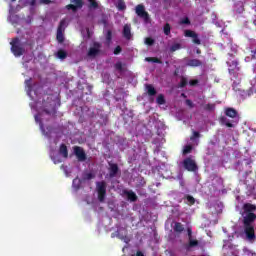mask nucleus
<instances>
[{"label":"nucleus","instance_id":"nucleus-21","mask_svg":"<svg viewBox=\"0 0 256 256\" xmlns=\"http://www.w3.org/2000/svg\"><path fill=\"white\" fill-rule=\"evenodd\" d=\"M199 245V241L198 240H193V238L189 239L188 244H186L185 248L187 250L189 249H193V247H197Z\"/></svg>","mask_w":256,"mask_h":256},{"label":"nucleus","instance_id":"nucleus-28","mask_svg":"<svg viewBox=\"0 0 256 256\" xmlns=\"http://www.w3.org/2000/svg\"><path fill=\"white\" fill-rule=\"evenodd\" d=\"M32 82H33L32 78H29V79L25 80V85H26V87H27L29 92L33 91V84H32Z\"/></svg>","mask_w":256,"mask_h":256},{"label":"nucleus","instance_id":"nucleus-6","mask_svg":"<svg viewBox=\"0 0 256 256\" xmlns=\"http://www.w3.org/2000/svg\"><path fill=\"white\" fill-rule=\"evenodd\" d=\"M66 25H67V20L65 19H62L58 25L57 34H56V39L58 43L65 42V36L63 35V31H65Z\"/></svg>","mask_w":256,"mask_h":256},{"label":"nucleus","instance_id":"nucleus-51","mask_svg":"<svg viewBox=\"0 0 256 256\" xmlns=\"http://www.w3.org/2000/svg\"><path fill=\"white\" fill-rule=\"evenodd\" d=\"M232 65H234V67H237V65H239V62H237V61H232Z\"/></svg>","mask_w":256,"mask_h":256},{"label":"nucleus","instance_id":"nucleus-17","mask_svg":"<svg viewBox=\"0 0 256 256\" xmlns=\"http://www.w3.org/2000/svg\"><path fill=\"white\" fill-rule=\"evenodd\" d=\"M59 153L62 155V157H64V159H67V157H69V150L67 149V145L61 144Z\"/></svg>","mask_w":256,"mask_h":256},{"label":"nucleus","instance_id":"nucleus-50","mask_svg":"<svg viewBox=\"0 0 256 256\" xmlns=\"http://www.w3.org/2000/svg\"><path fill=\"white\" fill-rule=\"evenodd\" d=\"M136 256H145V254H143V252H141V251H137Z\"/></svg>","mask_w":256,"mask_h":256},{"label":"nucleus","instance_id":"nucleus-19","mask_svg":"<svg viewBox=\"0 0 256 256\" xmlns=\"http://www.w3.org/2000/svg\"><path fill=\"white\" fill-rule=\"evenodd\" d=\"M225 115L227 117H230L231 119H235V117H237V110H235L234 108H227L225 111Z\"/></svg>","mask_w":256,"mask_h":256},{"label":"nucleus","instance_id":"nucleus-16","mask_svg":"<svg viewBox=\"0 0 256 256\" xmlns=\"http://www.w3.org/2000/svg\"><path fill=\"white\" fill-rule=\"evenodd\" d=\"M250 55H251V60L256 61V48H253L254 45H256V40L255 39H250Z\"/></svg>","mask_w":256,"mask_h":256},{"label":"nucleus","instance_id":"nucleus-34","mask_svg":"<svg viewBox=\"0 0 256 256\" xmlns=\"http://www.w3.org/2000/svg\"><path fill=\"white\" fill-rule=\"evenodd\" d=\"M191 151H193V146L186 145L184 146V149H183V155H188V153H191Z\"/></svg>","mask_w":256,"mask_h":256},{"label":"nucleus","instance_id":"nucleus-41","mask_svg":"<svg viewBox=\"0 0 256 256\" xmlns=\"http://www.w3.org/2000/svg\"><path fill=\"white\" fill-rule=\"evenodd\" d=\"M146 61H152V63H161V60L157 57H148Z\"/></svg>","mask_w":256,"mask_h":256},{"label":"nucleus","instance_id":"nucleus-3","mask_svg":"<svg viewBox=\"0 0 256 256\" xmlns=\"http://www.w3.org/2000/svg\"><path fill=\"white\" fill-rule=\"evenodd\" d=\"M10 45H11V52L15 57H21V55L25 54V48L21 46V40L18 37L12 39V41L10 42Z\"/></svg>","mask_w":256,"mask_h":256},{"label":"nucleus","instance_id":"nucleus-1","mask_svg":"<svg viewBox=\"0 0 256 256\" xmlns=\"http://www.w3.org/2000/svg\"><path fill=\"white\" fill-rule=\"evenodd\" d=\"M242 210V223L246 239L248 241H255V226L253 224L256 220V205L251 203H245L242 206Z\"/></svg>","mask_w":256,"mask_h":256},{"label":"nucleus","instance_id":"nucleus-39","mask_svg":"<svg viewBox=\"0 0 256 256\" xmlns=\"http://www.w3.org/2000/svg\"><path fill=\"white\" fill-rule=\"evenodd\" d=\"M181 25H191V20H189V17H185L180 21Z\"/></svg>","mask_w":256,"mask_h":256},{"label":"nucleus","instance_id":"nucleus-12","mask_svg":"<svg viewBox=\"0 0 256 256\" xmlns=\"http://www.w3.org/2000/svg\"><path fill=\"white\" fill-rule=\"evenodd\" d=\"M119 173V165L115 163H109V177L110 179H113L114 177H117V174Z\"/></svg>","mask_w":256,"mask_h":256},{"label":"nucleus","instance_id":"nucleus-2","mask_svg":"<svg viewBox=\"0 0 256 256\" xmlns=\"http://www.w3.org/2000/svg\"><path fill=\"white\" fill-rule=\"evenodd\" d=\"M42 111L46 113V115H57V109L55 108V104L51 97L47 96L46 99H43Z\"/></svg>","mask_w":256,"mask_h":256},{"label":"nucleus","instance_id":"nucleus-52","mask_svg":"<svg viewBox=\"0 0 256 256\" xmlns=\"http://www.w3.org/2000/svg\"><path fill=\"white\" fill-rule=\"evenodd\" d=\"M196 53H197V55H201V49L198 48V49L196 50Z\"/></svg>","mask_w":256,"mask_h":256},{"label":"nucleus","instance_id":"nucleus-32","mask_svg":"<svg viewBox=\"0 0 256 256\" xmlns=\"http://www.w3.org/2000/svg\"><path fill=\"white\" fill-rule=\"evenodd\" d=\"M201 137V133L198 131H193L192 135L190 136V141H195L196 139H199Z\"/></svg>","mask_w":256,"mask_h":256},{"label":"nucleus","instance_id":"nucleus-18","mask_svg":"<svg viewBox=\"0 0 256 256\" xmlns=\"http://www.w3.org/2000/svg\"><path fill=\"white\" fill-rule=\"evenodd\" d=\"M146 90H147L149 97H155V95H157V90L151 84L146 85Z\"/></svg>","mask_w":256,"mask_h":256},{"label":"nucleus","instance_id":"nucleus-22","mask_svg":"<svg viewBox=\"0 0 256 256\" xmlns=\"http://www.w3.org/2000/svg\"><path fill=\"white\" fill-rule=\"evenodd\" d=\"M173 229L175 233H183V231H185V227H183V224H181V222H176Z\"/></svg>","mask_w":256,"mask_h":256},{"label":"nucleus","instance_id":"nucleus-40","mask_svg":"<svg viewBox=\"0 0 256 256\" xmlns=\"http://www.w3.org/2000/svg\"><path fill=\"white\" fill-rule=\"evenodd\" d=\"M186 199H187L189 205H195V198L193 196L187 195Z\"/></svg>","mask_w":256,"mask_h":256},{"label":"nucleus","instance_id":"nucleus-38","mask_svg":"<svg viewBox=\"0 0 256 256\" xmlns=\"http://www.w3.org/2000/svg\"><path fill=\"white\" fill-rule=\"evenodd\" d=\"M90 3V8L92 9H97L99 7V3H97V1L95 0H88Z\"/></svg>","mask_w":256,"mask_h":256},{"label":"nucleus","instance_id":"nucleus-33","mask_svg":"<svg viewBox=\"0 0 256 256\" xmlns=\"http://www.w3.org/2000/svg\"><path fill=\"white\" fill-rule=\"evenodd\" d=\"M114 68L116 71H120V73L123 72V63L121 61L116 62Z\"/></svg>","mask_w":256,"mask_h":256},{"label":"nucleus","instance_id":"nucleus-31","mask_svg":"<svg viewBox=\"0 0 256 256\" xmlns=\"http://www.w3.org/2000/svg\"><path fill=\"white\" fill-rule=\"evenodd\" d=\"M179 49H181V45L179 43H174L171 47H170V52L171 53H175V51H179Z\"/></svg>","mask_w":256,"mask_h":256},{"label":"nucleus","instance_id":"nucleus-24","mask_svg":"<svg viewBox=\"0 0 256 256\" xmlns=\"http://www.w3.org/2000/svg\"><path fill=\"white\" fill-rule=\"evenodd\" d=\"M219 122L221 123V125H226V127H230V128L233 127V124L229 122V120L225 116H221L219 118Z\"/></svg>","mask_w":256,"mask_h":256},{"label":"nucleus","instance_id":"nucleus-15","mask_svg":"<svg viewBox=\"0 0 256 256\" xmlns=\"http://www.w3.org/2000/svg\"><path fill=\"white\" fill-rule=\"evenodd\" d=\"M124 195H126L128 201H131V203H135L138 199L137 194L133 190H124Z\"/></svg>","mask_w":256,"mask_h":256},{"label":"nucleus","instance_id":"nucleus-25","mask_svg":"<svg viewBox=\"0 0 256 256\" xmlns=\"http://www.w3.org/2000/svg\"><path fill=\"white\" fill-rule=\"evenodd\" d=\"M35 121H36V123H39L40 129L42 131H45V126L43 124V121L41 120V115L40 114L35 115Z\"/></svg>","mask_w":256,"mask_h":256},{"label":"nucleus","instance_id":"nucleus-43","mask_svg":"<svg viewBox=\"0 0 256 256\" xmlns=\"http://www.w3.org/2000/svg\"><path fill=\"white\" fill-rule=\"evenodd\" d=\"M85 179H87V181H91V179H95V175L93 173H87Z\"/></svg>","mask_w":256,"mask_h":256},{"label":"nucleus","instance_id":"nucleus-10","mask_svg":"<svg viewBox=\"0 0 256 256\" xmlns=\"http://www.w3.org/2000/svg\"><path fill=\"white\" fill-rule=\"evenodd\" d=\"M71 3L66 5V9L68 11H73V13L77 12V9H81L83 7V0H71Z\"/></svg>","mask_w":256,"mask_h":256},{"label":"nucleus","instance_id":"nucleus-13","mask_svg":"<svg viewBox=\"0 0 256 256\" xmlns=\"http://www.w3.org/2000/svg\"><path fill=\"white\" fill-rule=\"evenodd\" d=\"M122 35L127 41L131 40L133 35L131 34V24H125L122 30Z\"/></svg>","mask_w":256,"mask_h":256},{"label":"nucleus","instance_id":"nucleus-47","mask_svg":"<svg viewBox=\"0 0 256 256\" xmlns=\"http://www.w3.org/2000/svg\"><path fill=\"white\" fill-rule=\"evenodd\" d=\"M188 239H193V231L191 228H188Z\"/></svg>","mask_w":256,"mask_h":256},{"label":"nucleus","instance_id":"nucleus-57","mask_svg":"<svg viewBox=\"0 0 256 256\" xmlns=\"http://www.w3.org/2000/svg\"><path fill=\"white\" fill-rule=\"evenodd\" d=\"M182 97H187V96L185 95V93H182Z\"/></svg>","mask_w":256,"mask_h":256},{"label":"nucleus","instance_id":"nucleus-7","mask_svg":"<svg viewBox=\"0 0 256 256\" xmlns=\"http://www.w3.org/2000/svg\"><path fill=\"white\" fill-rule=\"evenodd\" d=\"M135 13L140 19H143L146 23L149 21V12L145 10L143 4H138L135 8Z\"/></svg>","mask_w":256,"mask_h":256},{"label":"nucleus","instance_id":"nucleus-14","mask_svg":"<svg viewBox=\"0 0 256 256\" xmlns=\"http://www.w3.org/2000/svg\"><path fill=\"white\" fill-rule=\"evenodd\" d=\"M186 66L187 67H203V61L197 58L187 59Z\"/></svg>","mask_w":256,"mask_h":256},{"label":"nucleus","instance_id":"nucleus-45","mask_svg":"<svg viewBox=\"0 0 256 256\" xmlns=\"http://www.w3.org/2000/svg\"><path fill=\"white\" fill-rule=\"evenodd\" d=\"M199 83V80H197V79H194V80H190L189 81V85L191 86V87H195V85H197Z\"/></svg>","mask_w":256,"mask_h":256},{"label":"nucleus","instance_id":"nucleus-35","mask_svg":"<svg viewBox=\"0 0 256 256\" xmlns=\"http://www.w3.org/2000/svg\"><path fill=\"white\" fill-rule=\"evenodd\" d=\"M204 111H215V104L208 103L204 106Z\"/></svg>","mask_w":256,"mask_h":256},{"label":"nucleus","instance_id":"nucleus-48","mask_svg":"<svg viewBox=\"0 0 256 256\" xmlns=\"http://www.w3.org/2000/svg\"><path fill=\"white\" fill-rule=\"evenodd\" d=\"M40 3H43L44 5H49V3H51V0H40Z\"/></svg>","mask_w":256,"mask_h":256},{"label":"nucleus","instance_id":"nucleus-11","mask_svg":"<svg viewBox=\"0 0 256 256\" xmlns=\"http://www.w3.org/2000/svg\"><path fill=\"white\" fill-rule=\"evenodd\" d=\"M184 35L185 37H191L194 45H201V39H199V35L195 31L185 30Z\"/></svg>","mask_w":256,"mask_h":256},{"label":"nucleus","instance_id":"nucleus-26","mask_svg":"<svg viewBox=\"0 0 256 256\" xmlns=\"http://www.w3.org/2000/svg\"><path fill=\"white\" fill-rule=\"evenodd\" d=\"M156 103L158 105H165V96L163 94H159L158 97L156 98Z\"/></svg>","mask_w":256,"mask_h":256},{"label":"nucleus","instance_id":"nucleus-20","mask_svg":"<svg viewBox=\"0 0 256 256\" xmlns=\"http://www.w3.org/2000/svg\"><path fill=\"white\" fill-rule=\"evenodd\" d=\"M234 11L239 14L243 13V11H245V5L243 4V2H237L234 6Z\"/></svg>","mask_w":256,"mask_h":256},{"label":"nucleus","instance_id":"nucleus-8","mask_svg":"<svg viewBox=\"0 0 256 256\" xmlns=\"http://www.w3.org/2000/svg\"><path fill=\"white\" fill-rule=\"evenodd\" d=\"M74 155L77 157L78 161H87V154L81 146H74Z\"/></svg>","mask_w":256,"mask_h":256},{"label":"nucleus","instance_id":"nucleus-27","mask_svg":"<svg viewBox=\"0 0 256 256\" xmlns=\"http://www.w3.org/2000/svg\"><path fill=\"white\" fill-rule=\"evenodd\" d=\"M58 59H67V52L65 50H58L57 52Z\"/></svg>","mask_w":256,"mask_h":256},{"label":"nucleus","instance_id":"nucleus-29","mask_svg":"<svg viewBox=\"0 0 256 256\" xmlns=\"http://www.w3.org/2000/svg\"><path fill=\"white\" fill-rule=\"evenodd\" d=\"M164 35H171V24L166 23L163 27Z\"/></svg>","mask_w":256,"mask_h":256},{"label":"nucleus","instance_id":"nucleus-9","mask_svg":"<svg viewBox=\"0 0 256 256\" xmlns=\"http://www.w3.org/2000/svg\"><path fill=\"white\" fill-rule=\"evenodd\" d=\"M101 53V43L94 42L93 47H90L88 50V57H97V55Z\"/></svg>","mask_w":256,"mask_h":256},{"label":"nucleus","instance_id":"nucleus-23","mask_svg":"<svg viewBox=\"0 0 256 256\" xmlns=\"http://www.w3.org/2000/svg\"><path fill=\"white\" fill-rule=\"evenodd\" d=\"M116 7H117L118 11H125V9H127L125 0H118L116 3Z\"/></svg>","mask_w":256,"mask_h":256},{"label":"nucleus","instance_id":"nucleus-58","mask_svg":"<svg viewBox=\"0 0 256 256\" xmlns=\"http://www.w3.org/2000/svg\"><path fill=\"white\" fill-rule=\"evenodd\" d=\"M11 1H12V3H15L16 0H11Z\"/></svg>","mask_w":256,"mask_h":256},{"label":"nucleus","instance_id":"nucleus-5","mask_svg":"<svg viewBox=\"0 0 256 256\" xmlns=\"http://www.w3.org/2000/svg\"><path fill=\"white\" fill-rule=\"evenodd\" d=\"M96 191L98 193V201L103 203L105 201V197H107V182H96Z\"/></svg>","mask_w":256,"mask_h":256},{"label":"nucleus","instance_id":"nucleus-36","mask_svg":"<svg viewBox=\"0 0 256 256\" xmlns=\"http://www.w3.org/2000/svg\"><path fill=\"white\" fill-rule=\"evenodd\" d=\"M51 159H52L54 165H59V163L63 162V160L59 156H52Z\"/></svg>","mask_w":256,"mask_h":256},{"label":"nucleus","instance_id":"nucleus-30","mask_svg":"<svg viewBox=\"0 0 256 256\" xmlns=\"http://www.w3.org/2000/svg\"><path fill=\"white\" fill-rule=\"evenodd\" d=\"M187 83H188L187 78H185V76H182L181 80H180V83H179L180 89H183L184 87H187Z\"/></svg>","mask_w":256,"mask_h":256},{"label":"nucleus","instance_id":"nucleus-37","mask_svg":"<svg viewBox=\"0 0 256 256\" xmlns=\"http://www.w3.org/2000/svg\"><path fill=\"white\" fill-rule=\"evenodd\" d=\"M145 43H146L149 47H151V46L155 45V39H153V38H151V37H147V38L145 39Z\"/></svg>","mask_w":256,"mask_h":256},{"label":"nucleus","instance_id":"nucleus-55","mask_svg":"<svg viewBox=\"0 0 256 256\" xmlns=\"http://www.w3.org/2000/svg\"><path fill=\"white\" fill-rule=\"evenodd\" d=\"M180 185L183 187V185H185V183L183 181L180 182Z\"/></svg>","mask_w":256,"mask_h":256},{"label":"nucleus","instance_id":"nucleus-46","mask_svg":"<svg viewBox=\"0 0 256 256\" xmlns=\"http://www.w3.org/2000/svg\"><path fill=\"white\" fill-rule=\"evenodd\" d=\"M122 48L121 46H116V48L114 49V55H119V53H121Z\"/></svg>","mask_w":256,"mask_h":256},{"label":"nucleus","instance_id":"nucleus-56","mask_svg":"<svg viewBox=\"0 0 256 256\" xmlns=\"http://www.w3.org/2000/svg\"><path fill=\"white\" fill-rule=\"evenodd\" d=\"M249 59H250L249 57H246V58H245V61H249Z\"/></svg>","mask_w":256,"mask_h":256},{"label":"nucleus","instance_id":"nucleus-44","mask_svg":"<svg viewBox=\"0 0 256 256\" xmlns=\"http://www.w3.org/2000/svg\"><path fill=\"white\" fill-rule=\"evenodd\" d=\"M185 103H186V105H187L188 107H190V109H193V107H195V104H193V101H191V100H189V99H187V100L185 101Z\"/></svg>","mask_w":256,"mask_h":256},{"label":"nucleus","instance_id":"nucleus-42","mask_svg":"<svg viewBox=\"0 0 256 256\" xmlns=\"http://www.w3.org/2000/svg\"><path fill=\"white\" fill-rule=\"evenodd\" d=\"M113 39V32L108 30L106 33V41H111Z\"/></svg>","mask_w":256,"mask_h":256},{"label":"nucleus","instance_id":"nucleus-49","mask_svg":"<svg viewBox=\"0 0 256 256\" xmlns=\"http://www.w3.org/2000/svg\"><path fill=\"white\" fill-rule=\"evenodd\" d=\"M243 253H247V255H249V253H251V251L249 250V248L244 247L243 248Z\"/></svg>","mask_w":256,"mask_h":256},{"label":"nucleus","instance_id":"nucleus-54","mask_svg":"<svg viewBox=\"0 0 256 256\" xmlns=\"http://www.w3.org/2000/svg\"><path fill=\"white\" fill-rule=\"evenodd\" d=\"M79 185H81V181L78 180V186H77V189H79Z\"/></svg>","mask_w":256,"mask_h":256},{"label":"nucleus","instance_id":"nucleus-4","mask_svg":"<svg viewBox=\"0 0 256 256\" xmlns=\"http://www.w3.org/2000/svg\"><path fill=\"white\" fill-rule=\"evenodd\" d=\"M183 168L190 173H195L199 171V166H197V162L193 159V156H189L185 158L182 162Z\"/></svg>","mask_w":256,"mask_h":256},{"label":"nucleus","instance_id":"nucleus-53","mask_svg":"<svg viewBox=\"0 0 256 256\" xmlns=\"http://www.w3.org/2000/svg\"><path fill=\"white\" fill-rule=\"evenodd\" d=\"M77 178L73 180V185H75V183H77Z\"/></svg>","mask_w":256,"mask_h":256}]
</instances>
